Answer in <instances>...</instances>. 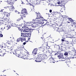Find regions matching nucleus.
Instances as JSON below:
<instances>
[{"label": "nucleus", "instance_id": "nucleus-1", "mask_svg": "<svg viewBox=\"0 0 76 76\" xmlns=\"http://www.w3.org/2000/svg\"><path fill=\"white\" fill-rule=\"evenodd\" d=\"M22 29L20 27L19 28V30L21 31V34L22 35H31V32H30V28H28V27H23Z\"/></svg>", "mask_w": 76, "mask_h": 76}, {"label": "nucleus", "instance_id": "nucleus-2", "mask_svg": "<svg viewBox=\"0 0 76 76\" xmlns=\"http://www.w3.org/2000/svg\"><path fill=\"white\" fill-rule=\"evenodd\" d=\"M38 15L39 16H38V17H39L37 18L34 20H33V21H38V23L39 24H44V21L42 20V19H43V17L40 16V14H39Z\"/></svg>", "mask_w": 76, "mask_h": 76}, {"label": "nucleus", "instance_id": "nucleus-3", "mask_svg": "<svg viewBox=\"0 0 76 76\" xmlns=\"http://www.w3.org/2000/svg\"><path fill=\"white\" fill-rule=\"evenodd\" d=\"M21 13V14H22V15H23L21 16V19H23V17L25 18V17H26L25 15H28V12H26V9H23L22 10Z\"/></svg>", "mask_w": 76, "mask_h": 76}, {"label": "nucleus", "instance_id": "nucleus-4", "mask_svg": "<svg viewBox=\"0 0 76 76\" xmlns=\"http://www.w3.org/2000/svg\"><path fill=\"white\" fill-rule=\"evenodd\" d=\"M8 3H9V4H10L11 6H9L7 7H4V9H6L7 8H9V7H10V11H13V10L15 9L14 6H13V5H12V4H13V2H12V4L9 3V2H8Z\"/></svg>", "mask_w": 76, "mask_h": 76}, {"label": "nucleus", "instance_id": "nucleus-5", "mask_svg": "<svg viewBox=\"0 0 76 76\" xmlns=\"http://www.w3.org/2000/svg\"><path fill=\"white\" fill-rule=\"evenodd\" d=\"M30 36H31V35H29ZM29 35H23V37H21V39L20 40V41L21 42H23V41H26V39L25 38H26V37H28V36H29Z\"/></svg>", "mask_w": 76, "mask_h": 76}, {"label": "nucleus", "instance_id": "nucleus-6", "mask_svg": "<svg viewBox=\"0 0 76 76\" xmlns=\"http://www.w3.org/2000/svg\"><path fill=\"white\" fill-rule=\"evenodd\" d=\"M44 0H37L34 1L35 3L38 4H41V3H44L43 1Z\"/></svg>", "mask_w": 76, "mask_h": 76}, {"label": "nucleus", "instance_id": "nucleus-7", "mask_svg": "<svg viewBox=\"0 0 76 76\" xmlns=\"http://www.w3.org/2000/svg\"><path fill=\"white\" fill-rule=\"evenodd\" d=\"M64 56L62 55H59L58 56V58H59L60 60H62V59H64L65 58Z\"/></svg>", "mask_w": 76, "mask_h": 76}, {"label": "nucleus", "instance_id": "nucleus-8", "mask_svg": "<svg viewBox=\"0 0 76 76\" xmlns=\"http://www.w3.org/2000/svg\"><path fill=\"white\" fill-rule=\"evenodd\" d=\"M49 61H50V63H55V62L54 60V59H53V58L52 57H51V58H50L49 60Z\"/></svg>", "mask_w": 76, "mask_h": 76}, {"label": "nucleus", "instance_id": "nucleus-9", "mask_svg": "<svg viewBox=\"0 0 76 76\" xmlns=\"http://www.w3.org/2000/svg\"><path fill=\"white\" fill-rule=\"evenodd\" d=\"M37 50H38L37 48L34 49L32 52V54L33 55H35V54H37Z\"/></svg>", "mask_w": 76, "mask_h": 76}, {"label": "nucleus", "instance_id": "nucleus-10", "mask_svg": "<svg viewBox=\"0 0 76 76\" xmlns=\"http://www.w3.org/2000/svg\"><path fill=\"white\" fill-rule=\"evenodd\" d=\"M39 57L37 58H39V59L40 58V60H44V57L42 56V55H39Z\"/></svg>", "mask_w": 76, "mask_h": 76}, {"label": "nucleus", "instance_id": "nucleus-11", "mask_svg": "<svg viewBox=\"0 0 76 76\" xmlns=\"http://www.w3.org/2000/svg\"><path fill=\"white\" fill-rule=\"evenodd\" d=\"M14 1L13 0H8V2L10 3V4H12V3H13Z\"/></svg>", "mask_w": 76, "mask_h": 76}, {"label": "nucleus", "instance_id": "nucleus-12", "mask_svg": "<svg viewBox=\"0 0 76 76\" xmlns=\"http://www.w3.org/2000/svg\"><path fill=\"white\" fill-rule=\"evenodd\" d=\"M32 26V27L33 28H36V27H37V24H35V23H33V24H31Z\"/></svg>", "mask_w": 76, "mask_h": 76}, {"label": "nucleus", "instance_id": "nucleus-13", "mask_svg": "<svg viewBox=\"0 0 76 76\" xmlns=\"http://www.w3.org/2000/svg\"><path fill=\"white\" fill-rule=\"evenodd\" d=\"M12 26H15L16 27H18L19 26L18 25H16L15 24H13L12 23V24H11Z\"/></svg>", "mask_w": 76, "mask_h": 76}, {"label": "nucleus", "instance_id": "nucleus-14", "mask_svg": "<svg viewBox=\"0 0 76 76\" xmlns=\"http://www.w3.org/2000/svg\"><path fill=\"white\" fill-rule=\"evenodd\" d=\"M68 19H69L68 21H70V22H73V20L71 18H67Z\"/></svg>", "mask_w": 76, "mask_h": 76}, {"label": "nucleus", "instance_id": "nucleus-15", "mask_svg": "<svg viewBox=\"0 0 76 76\" xmlns=\"http://www.w3.org/2000/svg\"><path fill=\"white\" fill-rule=\"evenodd\" d=\"M64 55L66 57H67L68 56V53L65 52L64 53Z\"/></svg>", "mask_w": 76, "mask_h": 76}, {"label": "nucleus", "instance_id": "nucleus-16", "mask_svg": "<svg viewBox=\"0 0 76 76\" xmlns=\"http://www.w3.org/2000/svg\"><path fill=\"white\" fill-rule=\"evenodd\" d=\"M20 40H21V37H20L18 39H17V41H18V42H19V41H20Z\"/></svg>", "mask_w": 76, "mask_h": 76}, {"label": "nucleus", "instance_id": "nucleus-17", "mask_svg": "<svg viewBox=\"0 0 76 76\" xmlns=\"http://www.w3.org/2000/svg\"><path fill=\"white\" fill-rule=\"evenodd\" d=\"M61 4H64L65 1H61Z\"/></svg>", "mask_w": 76, "mask_h": 76}, {"label": "nucleus", "instance_id": "nucleus-18", "mask_svg": "<svg viewBox=\"0 0 76 76\" xmlns=\"http://www.w3.org/2000/svg\"><path fill=\"white\" fill-rule=\"evenodd\" d=\"M1 22H2V23H3L4 22H5V20H1Z\"/></svg>", "mask_w": 76, "mask_h": 76}, {"label": "nucleus", "instance_id": "nucleus-19", "mask_svg": "<svg viewBox=\"0 0 76 76\" xmlns=\"http://www.w3.org/2000/svg\"><path fill=\"white\" fill-rule=\"evenodd\" d=\"M58 50H63V48H60V47H58Z\"/></svg>", "mask_w": 76, "mask_h": 76}, {"label": "nucleus", "instance_id": "nucleus-20", "mask_svg": "<svg viewBox=\"0 0 76 76\" xmlns=\"http://www.w3.org/2000/svg\"><path fill=\"white\" fill-rule=\"evenodd\" d=\"M55 15H58V12H55L54 13Z\"/></svg>", "mask_w": 76, "mask_h": 76}, {"label": "nucleus", "instance_id": "nucleus-21", "mask_svg": "<svg viewBox=\"0 0 76 76\" xmlns=\"http://www.w3.org/2000/svg\"><path fill=\"white\" fill-rule=\"evenodd\" d=\"M55 30H56V31H57V29H58V28L57 27H55V28H53Z\"/></svg>", "mask_w": 76, "mask_h": 76}, {"label": "nucleus", "instance_id": "nucleus-22", "mask_svg": "<svg viewBox=\"0 0 76 76\" xmlns=\"http://www.w3.org/2000/svg\"><path fill=\"white\" fill-rule=\"evenodd\" d=\"M57 3L58 4H61V1H58L57 2Z\"/></svg>", "mask_w": 76, "mask_h": 76}, {"label": "nucleus", "instance_id": "nucleus-23", "mask_svg": "<svg viewBox=\"0 0 76 76\" xmlns=\"http://www.w3.org/2000/svg\"><path fill=\"white\" fill-rule=\"evenodd\" d=\"M63 5L62 4H61L59 5H57L58 6H59V7H62L63 6Z\"/></svg>", "mask_w": 76, "mask_h": 76}, {"label": "nucleus", "instance_id": "nucleus-24", "mask_svg": "<svg viewBox=\"0 0 76 76\" xmlns=\"http://www.w3.org/2000/svg\"><path fill=\"white\" fill-rule=\"evenodd\" d=\"M0 37H3V34H0Z\"/></svg>", "mask_w": 76, "mask_h": 76}, {"label": "nucleus", "instance_id": "nucleus-25", "mask_svg": "<svg viewBox=\"0 0 76 76\" xmlns=\"http://www.w3.org/2000/svg\"><path fill=\"white\" fill-rule=\"evenodd\" d=\"M57 31L58 32H60V29L59 28H58V29L57 30Z\"/></svg>", "mask_w": 76, "mask_h": 76}, {"label": "nucleus", "instance_id": "nucleus-26", "mask_svg": "<svg viewBox=\"0 0 76 76\" xmlns=\"http://www.w3.org/2000/svg\"><path fill=\"white\" fill-rule=\"evenodd\" d=\"M7 13V12H4V14L5 15H6Z\"/></svg>", "mask_w": 76, "mask_h": 76}, {"label": "nucleus", "instance_id": "nucleus-27", "mask_svg": "<svg viewBox=\"0 0 76 76\" xmlns=\"http://www.w3.org/2000/svg\"><path fill=\"white\" fill-rule=\"evenodd\" d=\"M10 51H13V48H12V47H11Z\"/></svg>", "mask_w": 76, "mask_h": 76}, {"label": "nucleus", "instance_id": "nucleus-28", "mask_svg": "<svg viewBox=\"0 0 76 76\" xmlns=\"http://www.w3.org/2000/svg\"><path fill=\"white\" fill-rule=\"evenodd\" d=\"M26 41L25 42H24L23 43V45H25V44H26Z\"/></svg>", "mask_w": 76, "mask_h": 76}, {"label": "nucleus", "instance_id": "nucleus-29", "mask_svg": "<svg viewBox=\"0 0 76 76\" xmlns=\"http://www.w3.org/2000/svg\"><path fill=\"white\" fill-rule=\"evenodd\" d=\"M21 20V19H20H20H18V20H17V22H18V21H19V20Z\"/></svg>", "mask_w": 76, "mask_h": 76}, {"label": "nucleus", "instance_id": "nucleus-30", "mask_svg": "<svg viewBox=\"0 0 76 76\" xmlns=\"http://www.w3.org/2000/svg\"><path fill=\"white\" fill-rule=\"evenodd\" d=\"M49 12H50V13H51L52 12V10H49Z\"/></svg>", "mask_w": 76, "mask_h": 76}, {"label": "nucleus", "instance_id": "nucleus-31", "mask_svg": "<svg viewBox=\"0 0 76 76\" xmlns=\"http://www.w3.org/2000/svg\"><path fill=\"white\" fill-rule=\"evenodd\" d=\"M0 12H3V10H0Z\"/></svg>", "mask_w": 76, "mask_h": 76}, {"label": "nucleus", "instance_id": "nucleus-32", "mask_svg": "<svg viewBox=\"0 0 76 76\" xmlns=\"http://www.w3.org/2000/svg\"><path fill=\"white\" fill-rule=\"evenodd\" d=\"M25 57L26 58L28 57V56H27V55H25Z\"/></svg>", "mask_w": 76, "mask_h": 76}, {"label": "nucleus", "instance_id": "nucleus-33", "mask_svg": "<svg viewBox=\"0 0 76 76\" xmlns=\"http://www.w3.org/2000/svg\"><path fill=\"white\" fill-rule=\"evenodd\" d=\"M57 55H58V54L57 53H56L55 54V56H56Z\"/></svg>", "mask_w": 76, "mask_h": 76}, {"label": "nucleus", "instance_id": "nucleus-34", "mask_svg": "<svg viewBox=\"0 0 76 76\" xmlns=\"http://www.w3.org/2000/svg\"><path fill=\"white\" fill-rule=\"evenodd\" d=\"M52 15H53V16H55V15H55V14H52Z\"/></svg>", "mask_w": 76, "mask_h": 76}, {"label": "nucleus", "instance_id": "nucleus-35", "mask_svg": "<svg viewBox=\"0 0 76 76\" xmlns=\"http://www.w3.org/2000/svg\"><path fill=\"white\" fill-rule=\"evenodd\" d=\"M62 41H64V39H61Z\"/></svg>", "mask_w": 76, "mask_h": 76}, {"label": "nucleus", "instance_id": "nucleus-36", "mask_svg": "<svg viewBox=\"0 0 76 76\" xmlns=\"http://www.w3.org/2000/svg\"><path fill=\"white\" fill-rule=\"evenodd\" d=\"M58 15H60V12H58Z\"/></svg>", "mask_w": 76, "mask_h": 76}, {"label": "nucleus", "instance_id": "nucleus-37", "mask_svg": "<svg viewBox=\"0 0 76 76\" xmlns=\"http://www.w3.org/2000/svg\"><path fill=\"white\" fill-rule=\"evenodd\" d=\"M6 15L7 17H8V15L7 14L6 15Z\"/></svg>", "mask_w": 76, "mask_h": 76}, {"label": "nucleus", "instance_id": "nucleus-38", "mask_svg": "<svg viewBox=\"0 0 76 76\" xmlns=\"http://www.w3.org/2000/svg\"><path fill=\"white\" fill-rule=\"evenodd\" d=\"M41 61V60H40V61H37V62H40Z\"/></svg>", "mask_w": 76, "mask_h": 76}, {"label": "nucleus", "instance_id": "nucleus-39", "mask_svg": "<svg viewBox=\"0 0 76 76\" xmlns=\"http://www.w3.org/2000/svg\"><path fill=\"white\" fill-rule=\"evenodd\" d=\"M26 1L28 2V1H29V0H26Z\"/></svg>", "mask_w": 76, "mask_h": 76}, {"label": "nucleus", "instance_id": "nucleus-40", "mask_svg": "<svg viewBox=\"0 0 76 76\" xmlns=\"http://www.w3.org/2000/svg\"><path fill=\"white\" fill-rule=\"evenodd\" d=\"M1 48H3V46H1Z\"/></svg>", "mask_w": 76, "mask_h": 76}, {"label": "nucleus", "instance_id": "nucleus-41", "mask_svg": "<svg viewBox=\"0 0 76 76\" xmlns=\"http://www.w3.org/2000/svg\"><path fill=\"white\" fill-rule=\"evenodd\" d=\"M5 54H6V53H4V54H3V55H5Z\"/></svg>", "mask_w": 76, "mask_h": 76}, {"label": "nucleus", "instance_id": "nucleus-42", "mask_svg": "<svg viewBox=\"0 0 76 76\" xmlns=\"http://www.w3.org/2000/svg\"><path fill=\"white\" fill-rule=\"evenodd\" d=\"M66 42H67V44H69V42H68L67 41Z\"/></svg>", "mask_w": 76, "mask_h": 76}, {"label": "nucleus", "instance_id": "nucleus-43", "mask_svg": "<svg viewBox=\"0 0 76 76\" xmlns=\"http://www.w3.org/2000/svg\"><path fill=\"white\" fill-rule=\"evenodd\" d=\"M76 58V57H75H75H72V58H73H73Z\"/></svg>", "mask_w": 76, "mask_h": 76}, {"label": "nucleus", "instance_id": "nucleus-44", "mask_svg": "<svg viewBox=\"0 0 76 76\" xmlns=\"http://www.w3.org/2000/svg\"><path fill=\"white\" fill-rule=\"evenodd\" d=\"M41 38L42 39H43V37H41Z\"/></svg>", "mask_w": 76, "mask_h": 76}, {"label": "nucleus", "instance_id": "nucleus-45", "mask_svg": "<svg viewBox=\"0 0 76 76\" xmlns=\"http://www.w3.org/2000/svg\"><path fill=\"white\" fill-rule=\"evenodd\" d=\"M68 23H70V22H69V21H67Z\"/></svg>", "mask_w": 76, "mask_h": 76}, {"label": "nucleus", "instance_id": "nucleus-46", "mask_svg": "<svg viewBox=\"0 0 76 76\" xmlns=\"http://www.w3.org/2000/svg\"><path fill=\"white\" fill-rule=\"evenodd\" d=\"M10 26H9V27H8V28L10 29Z\"/></svg>", "mask_w": 76, "mask_h": 76}, {"label": "nucleus", "instance_id": "nucleus-47", "mask_svg": "<svg viewBox=\"0 0 76 76\" xmlns=\"http://www.w3.org/2000/svg\"><path fill=\"white\" fill-rule=\"evenodd\" d=\"M23 2H22V3H21V4H23Z\"/></svg>", "mask_w": 76, "mask_h": 76}, {"label": "nucleus", "instance_id": "nucleus-48", "mask_svg": "<svg viewBox=\"0 0 76 76\" xmlns=\"http://www.w3.org/2000/svg\"><path fill=\"white\" fill-rule=\"evenodd\" d=\"M45 20V21H47V20Z\"/></svg>", "mask_w": 76, "mask_h": 76}, {"label": "nucleus", "instance_id": "nucleus-49", "mask_svg": "<svg viewBox=\"0 0 76 76\" xmlns=\"http://www.w3.org/2000/svg\"><path fill=\"white\" fill-rule=\"evenodd\" d=\"M64 1V0H61V1Z\"/></svg>", "mask_w": 76, "mask_h": 76}, {"label": "nucleus", "instance_id": "nucleus-50", "mask_svg": "<svg viewBox=\"0 0 76 76\" xmlns=\"http://www.w3.org/2000/svg\"><path fill=\"white\" fill-rule=\"evenodd\" d=\"M21 37H22V35H21Z\"/></svg>", "mask_w": 76, "mask_h": 76}, {"label": "nucleus", "instance_id": "nucleus-51", "mask_svg": "<svg viewBox=\"0 0 76 76\" xmlns=\"http://www.w3.org/2000/svg\"><path fill=\"white\" fill-rule=\"evenodd\" d=\"M13 53L14 54H15V53Z\"/></svg>", "mask_w": 76, "mask_h": 76}, {"label": "nucleus", "instance_id": "nucleus-52", "mask_svg": "<svg viewBox=\"0 0 76 76\" xmlns=\"http://www.w3.org/2000/svg\"><path fill=\"white\" fill-rule=\"evenodd\" d=\"M64 18H66V16H65Z\"/></svg>", "mask_w": 76, "mask_h": 76}, {"label": "nucleus", "instance_id": "nucleus-53", "mask_svg": "<svg viewBox=\"0 0 76 76\" xmlns=\"http://www.w3.org/2000/svg\"><path fill=\"white\" fill-rule=\"evenodd\" d=\"M1 2H2V1H1Z\"/></svg>", "mask_w": 76, "mask_h": 76}, {"label": "nucleus", "instance_id": "nucleus-54", "mask_svg": "<svg viewBox=\"0 0 76 76\" xmlns=\"http://www.w3.org/2000/svg\"><path fill=\"white\" fill-rule=\"evenodd\" d=\"M17 74L18 75H18V74Z\"/></svg>", "mask_w": 76, "mask_h": 76}, {"label": "nucleus", "instance_id": "nucleus-55", "mask_svg": "<svg viewBox=\"0 0 76 76\" xmlns=\"http://www.w3.org/2000/svg\"><path fill=\"white\" fill-rule=\"evenodd\" d=\"M15 72V71H14V72Z\"/></svg>", "mask_w": 76, "mask_h": 76}, {"label": "nucleus", "instance_id": "nucleus-56", "mask_svg": "<svg viewBox=\"0 0 76 76\" xmlns=\"http://www.w3.org/2000/svg\"><path fill=\"white\" fill-rule=\"evenodd\" d=\"M60 61H63V60H61Z\"/></svg>", "mask_w": 76, "mask_h": 76}, {"label": "nucleus", "instance_id": "nucleus-57", "mask_svg": "<svg viewBox=\"0 0 76 76\" xmlns=\"http://www.w3.org/2000/svg\"><path fill=\"white\" fill-rule=\"evenodd\" d=\"M18 13H19V12H18Z\"/></svg>", "mask_w": 76, "mask_h": 76}, {"label": "nucleus", "instance_id": "nucleus-58", "mask_svg": "<svg viewBox=\"0 0 76 76\" xmlns=\"http://www.w3.org/2000/svg\"><path fill=\"white\" fill-rule=\"evenodd\" d=\"M16 12V11H15V12Z\"/></svg>", "mask_w": 76, "mask_h": 76}, {"label": "nucleus", "instance_id": "nucleus-59", "mask_svg": "<svg viewBox=\"0 0 76 76\" xmlns=\"http://www.w3.org/2000/svg\"><path fill=\"white\" fill-rule=\"evenodd\" d=\"M16 12V11H15V12Z\"/></svg>", "mask_w": 76, "mask_h": 76}, {"label": "nucleus", "instance_id": "nucleus-60", "mask_svg": "<svg viewBox=\"0 0 76 76\" xmlns=\"http://www.w3.org/2000/svg\"><path fill=\"white\" fill-rule=\"evenodd\" d=\"M10 38H11V37H10Z\"/></svg>", "mask_w": 76, "mask_h": 76}, {"label": "nucleus", "instance_id": "nucleus-61", "mask_svg": "<svg viewBox=\"0 0 76 76\" xmlns=\"http://www.w3.org/2000/svg\"><path fill=\"white\" fill-rule=\"evenodd\" d=\"M3 56H4V55H3Z\"/></svg>", "mask_w": 76, "mask_h": 76}, {"label": "nucleus", "instance_id": "nucleus-62", "mask_svg": "<svg viewBox=\"0 0 76 76\" xmlns=\"http://www.w3.org/2000/svg\"><path fill=\"white\" fill-rule=\"evenodd\" d=\"M58 61H57V62H58Z\"/></svg>", "mask_w": 76, "mask_h": 76}, {"label": "nucleus", "instance_id": "nucleus-63", "mask_svg": "<svg viewBox=\"0 0 76 76\" xmlns=\"http://www.w3.org/2000/svg\"><path fill=\"white\" fill-rule=\"evenodd\" d=\"M7 27H8V26H7Z\"/></svg>", "mask_w": 76, "mask_h": 76}, {"label": "nucleus", "instance_id": "nucleus-64", "mask_svg": "<svg viewBox=\"0 0 76 76\" xmlns=\"http://www.w3.org/2000/svg\"><path fill=\"white\" fill-rule=\"evenodd\" d=\"M4 76H5V75H4Z\"/></svg>", "mask_w": 76, "mask_h": 76}]
</instances>
